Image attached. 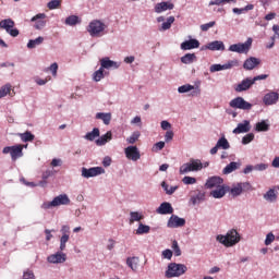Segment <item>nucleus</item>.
<instances>
[{"label":"nucleus","instance_id":"f257e3e1","mask_svg":"<svg viewBox=\"0 0 279 279\" xmlns=\"http://www.w3.org/2000/svg\"><path fill=\"white\" fill-rule=\"evenodd\" d=\"M216 241L221 243V245H225V247H234V245L241 241V234H239L236 229H231L227 232L226 235L218 234L216 236Z\"/></svg>","mask_w":279,"mask_h":279},{"label":"nucleus","instance_id":"f03ea898","mask_svg":"<svg viewBox=\"0 0 279 279\" xmlns=\"http://www.w3.org/2000/svg\"><path fill=\"white\" fill-rule=\"evenodd\" d=\"M108 25L104 23L101 20H93L87 25V32L92 38H101L106 34V28Z\"/></svg>","mask_w":279,"mask_h":279},{"label":"nucleus","instance_id":"7ed1b4c3","mask_svg":"<svg viewBox=\"0 0 279 279\" xmlns=\"http://www.w3.org/2000/svg\"><path fill=\"white\" fill-rule=\"evenodd\" d=\"M71 204V198L66 194H60L56 196L51 202H45L41 204L40 208L43 210H50V208H58V206H69Z\"/></svg>","mask_w":279,"mask_h":279},{"label":"nucleus","instance_id":"20e7f679","mask_svg":"<svg viewBox=\"0 0 279 279\" xmlns=\"http://www.w3.org/2000/svg\"><path fill=\"white\" fill-rule=\"evenodd\" d=\"M185 271H189L186 265L170 263L165 271V276L166 278H180V276H184Z\"/></svg>","mask_w":279,"mask_h":279},{"label":"nucleus","instance_id":"39448f33","mask_svg":"<svg viewBox=\"0 0 279 279\" xmlns=\"http://www.w3.org/2000/svg\"><path fill=\"white\" fill-rule=\"evenodd\" d=\"M204 169V163L199 159H190L189 162L183 163L179 168L180 175H186V173L202 171Z\"/></svg>","mask_w":279,"mask_h":279},{"label":"nucleus","instance_id":"423d86ee","mask_svg":"<svg viewBox=\"0 0 279 279\" xmlns=\"http://www.w3.org/2000/svg\"><path fill=\"white\" fill-rule=\"evenodd\" d=\"M252 43L253 39L252 37H248L247 40L245 43H238V44H233L229 47V51H231L232 53H250V49H252Z\"/></svg>","mask_w":279,"mask_h":279},{"label":"nucleus","instance_id":"0eeeda50","mask_svg":"<svg viewBox=\"0 0 279 279\" xmlns=\"http://www.w3.org/2000/svg\"><path fill=\"white\" fill-rule=\"evenodd\" d=\"M2 154H10L11 160L16 161L19 158H23V145L16 144L13 146H7L2 149Z\"/></svg>","mask_w":279,"mask_h":279},{"label":"nucleus","instance_id":"6e6552de","mask_svg":"<svg viewBox=\"0 0 279 279\" xmlns=\"http://www.w3.org/2000/svg\"><path fill=\"white\" fill-rule=\"evenodd\" d=\"M199 82L197 85L184 84L178 87V93L184 95V93H191V97H199L202 95V88L199 87Z\"/></svg>","mask_w":279,"mask_h":279},{"label":"nucleus","instance_id":"1a4fd4ad","mask_svg":"<svg viewBox=\"0 0 279 279\" xmlns=\"http://www.w3.org/2000/svg\"><path fill=\"white\" fill-rule=\"evenodd\" d=\"M230 108H234L236 110H251L254 105H252L251 102L246 101L245 98L243 97H236L233 98L230 102H229Z\"/></svg>","mask_w":279,"mask_h":279},{"label":"nucleus","instance_id":"9d476101","mask_svg":"<svg viewBox=\"0 0 279 279\" xmlns=\"http://www.w3.org/2000/svg\"><path fill=\"white\" fill-rule=\"evenodd\" d=\"M0 29H4L13 38L19 36V28H14V21L12 19L2 20L0 22Z\"/></svg>","mask_w":279,"mask_h":279},{"label":"nucleus","instance_id":"9b49d317","mask_svg":"<svg viewBox=\"0 0 279 279\" xmlns=\"http://www.w3.org/2000/svg\"><path fill=\"white\" fill-rule=\"evenodd\" d=\"M156 21L157 23H161L158 26V32H167L171 29V26L175 23V16L171 15L166 19L165 16L160 15L156 19Z\"/></svg>","mask_w":279,"mask_h":279},{"label":"nucleus","instance_id":"f8f14e48","mask_svg":"<svg viewBox=\"0 0 279 279\" xmlns=\"http://www.w3.org/2000/svg\"><path fill=\"white\" fill-rule=\"evenodd\" d=\"M232 66H239V60H231L225 64H213L210 65L209 71L210 73H217L219 71H228L232 69Z\"/></svg>","mask_w":279,"mask_h":279},{"label":"nucleus","instance_id":"ddd939ff","mask_svg":"<svg viewBox=\"0 0 279 279\" xmlns=\"http://www.w3.org/2000/svg\"><path fill=\"white\" fill-rule=\"evenodd\" d=\"M106 173V170L102 167H94V168H82V177L83 178H97V175H101Z\"/></svg>","mask_w":279,"mask_h":279},{"label":"nucleus","instance_id":"4468645a","mask_svg":"<svg viewBox=\"0 0 279 279\" xmlns=\"http://www.w3.org/2000/svg\"><path fill=\"white\" fill-rule=\"evenodd\" d=\"M44 19H47V14H45V13L36 14L35 16H33L31 19V22L35 23L34 27L38 32H41V29H45V27H47V21H45Z\"/></svg>","mask_w":279,"mask_h":279},{"label":"nucleus","instance_id":"2eb2a0df","mask_svg":"<svg viewBox=\"0 0 279 279\" xmlns=\"http://www.w3.org/2000/svg\"><path fill=\"white\" fill-rule=\"evenodd\" d=\"M124 154L128 160H132L133 162L141 160V150L136 146H128L124 149Z\"/></svg>","mask_w":279,"mask_h":279},{"label":"nucleus","instance_id":"dca6fc26","mask_svg":"<svg viewBox=\"0 0 279 279\" xmlns=\"http://www.w3.org/2000/svg\"><path fill=\"white\" fill-rule=\"evenodd\" d=\"M279 101V94L278 92L268 90L263 97L264 106H276Z\"/></svg>","mask_w":279,"mask_h":279},{"label":"nucleus","instance_id":"f3484780","mask_svg":"<svg viewBox=\"0 0 279 279\" xmlns=\"http://www.w3.org/2000/svg\"><path fill=\"white\" fill-rule=\"evenodd\" d=\"M47 260L51 265H62V263H66V255L62 251H58L57 253L49 255Z\"/></svg>","mask_w":279,"mask_h":279},{"label":"nucleus","instance_id":"a211bd4d","mask_svg":"<svg viewBox=\"0 0 279 279\" xmlns=\"http://www.w3.org/2000/svg\"><path fill=\"white\" fill-rule=\"evenodd\" d=\"M183 226H186V219L178 215H172L167 222V228H183Z\"/></svg>","mask_w":279,"mask_h":279},{"label":"nucleus","instance_id":"6ab92c4d","mask_svg":"<svg viewBox=\"0 0 279 279\" xmlns=\"http://www.w3.org/2000/svg\"><path fill=\"white\" fill-rule=\"evenodd\" d=\"M254 86V81L251 77H246L241 81L238 85L234 86L235 93H245V90H250Z\"/></svg>","mask_w":279,"mask_h":279},{"label":"nucleus","instance_id":"aec40b11","mask_svg":"<svg viewBox=\"0 0 279 279\" xmlns=\"http://www.w3.org/2000/svg\"><path fill=\"white\" fill-rule=\"evenodd\" d=\"M175 8V4L169 1H162L155 4V13L156 14H162V12H167V10H173Z\"/></svg>","mask_w":279,"mask_h":279},{"label":"nucleus","instance_id":"412c9836","mask_svg":"<svg viewBox=\"0 0 279 279\" xmlns=\"http://www.w3.org/2000/svg\"><path fill=\"white\" fill-rule=\"evenodd\" d=\"M119 66H121V63L110 60L108 57H105L102 59H100V68L107 69L108 71H110V69H119Z\"/></svg>","mask_w":279,"mask_h":279},{"label":"nucleus","instance_id":"4be33fe9","mask_svg":"<svg viewBox=\"0 0 279 279\" xmlns=\"http://www.w3.org/2000/svg\"><path fill=\"white\" fill-rule=\"evenodd\" d=\"M251 130L252 124H250V120H243L232 132L233 134H247Z\"/></svg>","mask_w":279,"mask_h":279},{"label":"nucleus","instance_id":"5701e85b","mask_svg":"<svg viewBox=\"0 0 279 279\" xmlns=\"http://www.w3.org/2000/svg\"><path fill=\"white\" fill-rule=\"evenodd\" d=\"M206 189H219L223 186V180L221 177H210L206 183H205Z\"/></svg>","mask_w":279,"mask_h":279},{"label":"nucleus","instance_id":"b1692460","mask_svg":"<svg viewBox=\"0 0 279 279\" xmlns=\"http://www.w3.org/2000/svg\"><path fill=\"white\" fill-rule=\"evenodd\" d=\"M258 64H260V59L256 57H250L244 61L243 69H245V71H254Z\"/></svg>","mask_w":279,"mask_h":279},{"label":"nucleus","instance_id":"393cba45","mask_svg":"<svg viewBox=\"0 0 279 279\" xmlns=\"http://www.w3.org/2000/svg\"><path fill=\"white\" fill-rule=\"evenodd\" d=\"M156 213L157 215H173V206L169 202H163L156 209Z\"/></svg>","mask_w":279,"mask_h":279},{"label":"nucleus","instance_id":"a878e982","mask_svg":"<svg viewBox=\"0 0 279 279\" xmlns=\"http://www.w3.org/2000/svg\"><path fill=\"white\" fill-rule=\"evenodd\" d=\"M230 191L229 186L221 185L220 187H216L210 192V196L214 197V199H221L222 197H226V192Z\"/></svg>","mask_w":279,"mask_h":279},{"label":"nucleus","instance_id":"bb28decb","mask_svg":"<svg viewBox=\"0 0 279 279\" xmlns=\"http://www.w3.org/2000/svg\"><path fill=\"white\" fill-rule=\"evenodd\" d=\"M182 51H191V49H199V40L189 39L181 44Z\"/></svg>","mask_w":279,"mask_h":279},{"label":"nucleus","instance_id":"cd10ccee","mask_svg":"<svg viewBox=\"0 0 279 279\" xmlns=\"http://www.w3.org/2000/svg\"><path fill=\"white\" fill-rule=\"evenodd\" d=\"M205 49H208L209 51H226V45H223V41L215 40L205 46ZM204 50V48H202Z\"/></svg>","mask_w":279,"mask_h":279},{"label":"nucleus","instance_id":"c85d7f7f","mask_svg":"<svg viewBox=\"0 0 279 279\" xmlns=\"http://www.w3.org/2000/svg\"><path fill=\"white\" fill-rule=\"evenodd\" d=\"M265 202H268L269 204H274L278 202V191L276 189H269L263 196Z\"/></svg>","mask_w":279,"mask_h":279},{"label":"nucleus","instance_id":"c756f323","mask_svg":"<svg viewBox=\"0 0 279 279\" xmlns=\"http://www.w3.org/2000/svg\"><path fill=\"white\" fill-rule=\"evenodd\" d=\"M241 168V163L236 162V161H231L229 165H227L223 170L222 173L223 175H230V173H234V171H236V169Z\"/></svg>","mask_w":279,"mask_h":279},{"label":"nucleus","instance_id":"7c9ffc66","mask_svg":"<svg viewBox=\"0 0 279 279\" xmlns=\"http://www.w3.org/2000/svg\"><path fill=\"white\" fill-rule=\"evenodd\" d=\"M110 141H112V131H108L106 134L96 140V145L98 147H104V145L110 143Z\"/></svg>","mask_w":279,"mask_h":279},{"label":"nucleus","instance_id":"2f4dec72","mask_svg":"<svg viewBox=\"0 0 279 279\" xmlns=\"http://www.w3.org/2000/svg\"><path fill=\"white\" fill-rule=\"evenodd\" d=\"M95 119L102 121L105 125H108L110 121H112V113L111 112H97Z\"/></svg>","mask_w":279,"mask_h":279},{"label":"nucleus","instance_id":"473e14b6","mask_svg":"<svg viewBox=\"0 0 279 279\" xmlns=\"http://www.w3.org/2000/svg\"><path fill=\"white\" fill-rule=\"evenodd\" d=\"M141 263V259L136 256L128 257L126 258V265L132 269V271H138V265Z\"/></svg>","mask_w":279,"mask_h":279},{"label":"nucleus","instance_id":"72a5a7b5","mask_svg":"<svg viewBox=\"0 0 279 279\" xmlns=\"http://www.w3.org/2000/svg\"><path fill=\"white\" fill-rule=\"evenodd\" d=\"M80 23H82V19L77 15H69L64 21V24L69 27H75V25H80Z\"/></svg>","mask_w":279,"mask_h":279},{"label":"nucleus","instance_id":"f704fd0d","mask_svg":"<svg viewBox=\"0 0 279 279\" xmlns=\"http://www.w3.org/2000/svg\"><path fill=\"white\" fill-rule=\"evenodd\" d=\"M205 199H206V193L199 191L196 195L190 198V202L191 204H193V206H197V204H202V202H204Z\"/></svg>","mask_w":279,"mask_h":279},{"label":"nucleus","instance_id":"c9c22d12","mask_svg":"<svg viewBox=\"0 0 279 279\" xmlns=\"http://www.w3.org/2000/svg\"><path fill=\"white\" fill-rule=\"evenodd\" d=\"M8 95H10V97L14 96L12 95V85L10 83L3 85L0 88V99H3V97H8Z\"/></svg>","mask_w":279,"mask_h":279},{"label":"nucleus","instance_id":"e433bc0d","mask_svg":"<svg viewBox=\"0 0 279 279\" xmlns=\"http://www.w3.org/2000/svg\"><path fill=\"white\" fill-rule=\"evenodd\" d=\"M45 43V37H37L36 39H29L27 43V48L28 49H36V47L43 45Z\"/></svg>","mask_w":279,"mask_h":279},{"label":"nucleus","instance_id":"4c0bfd02","mask_svg":"<svg viewBox=\"0 0 279 279\" xmlns=\"http://www.w3.org/2000/svg\"><path fill=\"white\" fill-rule=\"evenodd\" d=\"M197 60V56L195 53H186L181 57L182 64H193Z\"/></svg>","mask_w":279,"mask_h":279},{"label":"nucleus","instance_id":"58836bf2","mask_svg":"<svg viewBox=\"0 0 279 279\" xmlns=\"http://www.w3.org/2000/svg\"><path fill=\"white\" fill-rule=\"evenodd\" d=\"M17 136L21 138L23 143H32L36 136L32 134V132L26 131L24 133H19Z\"/></svg>","mask_w":279,"mask_h":279},{"label":"nucleus","instance_id":"ea45409f","mask_svg":"<svg viewBox=\"0 0 279 279\" xmlns=\"http://www.w3.org/2000/svg\"><path fill=\"white\" fill-rule=\"evenodd\" d=\"M99 134H100L99 129L94 128L92 132H88L85 134L84 138L85 141L93 142L95 141V138H99Z\"/></svg>","mask_w":279,"mask_h":279},{"label":"nucleus","instance_id":"a19ab883","mask_svg":"<svg viewBox=\"0 0 279 279\" xmlns=\"http://www.w3.org/2000/svg\"><path fill=\"white\" fill-rule=\"evenodd\" d=\"M218 149H230V142H228V138L226 136L220 137L216 143Z\"/></svg>","mask_w":279,"mask_h":279},{"label":"nucleus","instance_id":"79ce46f5","mask_svg":"<svg viewBox=\"0 0 279 279\" xmlns=\"http://www.w3.org/2000/svg\"><path fill=\"white\" fill-rule=\"evenodd\" d=\"M143 219H144L143 214H141L138 211H131L129 223L132 225V223H134V221H143Z\"/></svg>","mask_w":279,"mask_h":279},{"label":"nucleus","instance_id":"37998d69","mask_svg":"<svg viewBox=\"0 0 279 279\" xmlns=\"http://www.w3.org/2000/svg\"><path fill=\"white\" fill-rule=\"evenodd\" d=\"M256 132H269V123L267 121L257 122L255 125Z\"/></svg>","mask_w":279,"mask_h":279},{"label":"nucleus","instance_id":"c03bdc74","mask_svg":"<svg viewBox=\"0 0 279 279\" xmlns=\"http://www.w3.org/2000/svg\"><path fill=\"white\" fill-rule=\"evenodd\" d=\"M161 187L166 192V195H173V193H175V190L178 189V185L169 186V184H167V182L162 181Z\"/></svg>","mask_w":279,"mask_h":279},{"label":"nucleus","instance_id":"a18cd8bd","mask_svg":"<svg viewBox=\"0 0 279 279\" xmlns=\"http://www.w3.org/2000/svg\"><path fill=\"white\" fill-rule=\"evenodd\" d=\"M226 3H236V0H210L208 3V7H213V5H226Z\"/></svg>","mask_w":279,"mask_h":279},{"label":"nucleus","instance_id":"49530a36","mask_svg":"<svg viewBox=\"0 0 279 279\" xmlns=\"http://www.w3.org/2000/svg\"><path fill=\"white\" fill-rule=\"evenodd\" d=\"M138 138H141V132L135 131L131 134V136L126 138V143L129 145H134L138 141Z\"/></svg>","mask_w":279,"mask_h":279},{"label":"nucleus","instance_id":"de8ad7c7","mask_svg":"<svg viewBox=\"0 0 279 279\" xmlns=\"http://www.w3.org/2000/svg\"><path fill=\"white\" fill-rule=\"evenodd\" d=\"M149 230H151V227L147 226V225H143V222H141L138 225V228L136 229V234L141 235V234H149Z\"/></svg>","mask_w":279,"mask_h":279},{"label":"nucleus","instance_id":"09e8293b","mask_svg":"<svg viewBox=\"0 0 279 279\" xmlns=\"http://www.w3.org/2000/svg\"><path fill=\"white\" fill-rule=\"evenodd\" d=\"M250 10H254V4H248L242 9L233 8L232 12L233 14H245V12H250Z\"/></svg>","mask_w":279,"mask_h":279},{"label":"nucleus","instance_id":"8fccbe9b","mask_svg":"<svg viewBox=\"0 0 279 279\" xmlns=\"http://www.w3.org/2000/svg\"><path fill=\"white\" fill-rule=\"evenodd\" d=\"M69 239H71V236L69 234H64L60 238V246L59 250L61 252H64V250H66V243H69Z\"/></svg>","mask_w":279,"mask_h":279},{"label":"nucleus","instance_id":"3c124183","mask_svg":"<svg viewBox=\"0 0 279 279\" xmlns=\"http://www.w3.org/2000/svg\"><path fill=\"white\" fill-rule=\"evenodd\" d=\"M105 75H104V69H101V66L94 72L93 74V80L94 82H101L104 80Z\"/></svg>","mask_w":279,"mask_h":279},{"label":"nucleus","instance_id":"603ef678","mask_svg":"<svg viewBox=\"0 0 279 279\" xmlns=\"http://www.w3.org/2000/svg\"><path fill=\"white\" fill-rule=\"evenodd\" d=\"M60 5H62V0H50L47 3L48 10H58V8H60Z\"/></svg>","mask_w":279,"mask_h":279},{"label":"nucleus","instance_id":"864d4df0","mask_svg":"<svg viewBox=\"0 0 279 279\" xmlns=\"http://www.w3.org/2000/svg\"><path fill=\"white\" fill-rule=\"evenodd\" d=\"M230 193L232 197H239V195H241L243 191L241 190V186L239 185V183H236L230 189Z\"/></svg>","mask_w":279,"mask_h":279},{"label":"nucleus","instance_id":"5fc2aeb1","mask_svg":"<svg viewBox=\"0 0 279 279\" xmlns=\"http://www.w3.org/2000/svg\"><path fill=\"white\" fill-rule=\"evenodd\" d=\"M254 141V133H248L242 137V145H250Z\"/></svg>","mask_w":279,"mask_h":279},{"label":"nucleus","instance_id":"6e6d98bb","mask_svg":"<svg viewBox=\"0 0 279 279\" xmlns=\"http://www.w3.org/2000/svg\"><path fill=\"white\" fill-rule=\"evenodd\" d=\"M172 250H173L174 256H182V250H180V245L175 240L172 242Z\"/></svg>","mask_w":279,"mask_h":279},{"label":"nucleus","instance_id":"4d7b16f0","mask_svg":"<svg viewBox=\"0 0 279 279\" xmlns=\"http://www.w3.org/2000/svg\"><path fill=\"white\" fill-rule=\"evenodd\" d=\"M161 256H162V258H166L167 260H171V258H173V251L167 248V250L162 251Z\"/></svg>","mask_w":279,"mask_h":279},{"label":"nucleus","instance_id":"13d9d810","mask_svg":"<svg viewBox=\"0 0 279 279\" xmlns=\"http://www.w3.org/2000/svg\"><path fill=\"white\" fill-rule=\"evenodd\" d=\"M182 182H183V184H186V185H189V184H196L197 183V179H195L194 177H184L182 179Z\"/></svg>","mask_w":279,"mask_h":279},{"label":"nucleus","instance_id":"bf43d9fd","mask_svg":"<svg viewBox=\"0 0 279 279\" xmlns=\"http://www.w3.org/2000/svg\"><path fill=\"white\" fill-rule=\"evenodd\" d=\"M274 241H276V235H274V233L269 232L266 235L265 245H271Z\"/></svg>","mask_w":279,"mask_h":279},{"label":"nucleus","instance_id":"052dcab7","mask_svg":"<svg viewBox=\"0 0 279 279\" xmlns=\"http://www.w3.org/2000/svg\"><path fill=\"white\" fill-rule=\"evenodd\" d=\"M241 186V191H252V184L250 182H240L238 183Z\"/></svg>","mask_w":279,"mask_h":279},{"label":"nucleus","instance_id":"680f3d73","mask_svg":"<svg viewBox=\"0 0 279 279\" xmlns=\"http://www.w3.org/2000/svg\"><path fill=\"white\" fill-rule=\"evenodd\" d=\"M255 171H267L269 169V165L267 163H257L254 166Z\"/></svg>","mask_w":279,"mask_h":279},{"label":"nucleus","instance_id":"e2e57ef3","mask_svg":"<svg viewBox=\"0 0 279 279\" xmlns=\"http://www.w3.org/2000/svg\"><path fill=\"white\" fill-rule=\"evenodd\" d=\"M49 71L52 74V77H58V64L54 62L49 68Z\"/></svg>","mask_w":279,"mask_h":279},{"label":"nucleus","instance_id":"0e129e2a","mask_svg":"<svg viewBox=\"0 0 279 279\" xmlns=\"http://www.w3.org/2000/svg\"><path fill=\"white\" fill-rule=\"evenodd\" d=\"M162 149H165V142H157L153 147V151H162Z\"/></svg>","mask_w":279,"mask_h":279},{"label":"nucleus","instance_id":"69168bd1","mask_svg":"<svg viewBox=\"0 0 279 279\" xmlns=\"http://www.w3.org/2000/svg\"><path fill=\"white\" fill-rule=\"evenodd\" d=\"M53 175V170L47 169L46 171L43 172L41 174V180H49Z\"/></svg>","mask_w":279,"mask_h":279},{"label":"nucleus","instance_id":"338daca9","mask_svg":"<svg viewBox=\"0 0 279 279\" xmlns=\"http://www.w3.org/2000/svg\"><path fill=\"white\" fill-rule=\"evenodd\" d=\"M216 22H209L206 24H202L201 25V29L202 32H208V29H210V27H215Z\"/></svg>","mask_w":279,"mask_h":279},{"label":"nucleus","instance_id":"774afa93","mask_svg":"<svg viewBox=\"0 0 279 279\" xmlns=\"http://www.w3.org/2000/svg\"><path fill=\"white\" fill-rule=\"evenodd\" d=\"M165 141H166V143H170V141H173V131H167L166 132Z\"/></svg>","mask_w":279,"mask_h":279}]
</instances>
